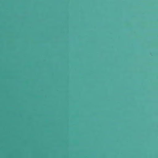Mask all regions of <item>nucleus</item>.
<instances>
[{"label": "nucleus", "instance_id": "nucleus-2", "mask_svg": "<svg viewBox=\"0 0 158 158\" xmlns=\"http://www.w3.org/2000/svg\"><path fill=\"white\" fill-rule=\"evenodd\" d=\"M67 62H68V59Z\"/></svg>", "mask_w": 158, "mask_h": 158}, {"label": "nucleus", "instance_id": "nucleus-3", "mask_svg": "<svg viewBox=\"0 0 158 158\" xmlns=\"http://www.w3.org/2000/svg\"><path fill=\"white\" fill-rule=\"evenodd\" d=\"M67 107H68V103Z\"/></svg>", "mask_w": 158, "mask_h": 158}, {"label": "nucleus", "instance_id": "nucleus-1", "mask_svg": "<svg viewBox=\"0 0 158 158\" xmlns=\"http://www.w3.org/2000/svg\"><path fill=\"white\" fill-rule=\"evenodd\" d=\"M67 135H68V137H67V147H68L69 146V140L68 138V134H69V130H68V128H69V125H68V122H69V119H68V109L67 110Z\"/></svg>", "mask_w": 158, "mask_h": 158}, {"label": "nucleus", "instance_id": "nucleus-4", "mask_svg": "<svg viewBox=\"0 0 158 158\" xmlns=\"http://www.w3.org/2000/svg\"><path fill=\"white\" fill-rule=\"evenodd\" d=\"M67 82H68V81H67Z\"/></svg>", "mask_w": 158, "mask_h": 158}]
</instances>
